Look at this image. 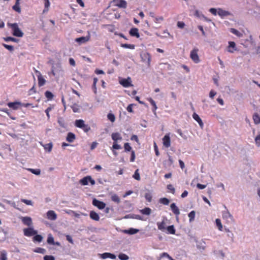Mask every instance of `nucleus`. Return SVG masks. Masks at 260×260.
<instances>
[{
  "mask_svg": "<svg viewBox=\"0 0 260 260\" xmlns=\"http://www.w3.org/2000/svg\"><path fill=\"white\" fill-rule=\"evenodd\" d=\"M43 240V237L40 235H35L33 237L34 242H41Z\"/></svg>",
  "mask_w": 260,
  "mask_h": 260,
  "instance_id": "nucleus-34",
  "label": "nucleus"
},
{
  "mask_svg": "<svg viewBox=\"0 0 260 260\" xmlns=\"http://www.w3.org/2000/svg\"><path fill=\"white\" fill-rule=\"evenodd\" d=\"M162 143L164 147L169 148L171 146V139L169 135H166L162 138Z\"/></svg>",
  "mask_w": 260,
  "mask_h": 260,
  "instance_id": "nucleus-9",
  "label": "nucleus"
},
{
  "mask_svg": "<svg viewBox=\"0 0 260 260\" xmlns=\"http://www.w3.org/2000/svg\"><path fill=\"white\" fill-rule=\"evenodd\" d=\"M148 101L150 102L151 105L153 106V112L155 114V111L157 109V107L156 105L155 101L151 98L148 99Z\"/></svg>",
  "mask_w": 260,
  "mask_h": 260,
  "instance_id": "nucleus-29",
  "label": "nucleus"
},
{
  "mask_svg": "<svg viewBox=\"0 0 260 260\" xmlns=\"http://www.w3.org/2000/svg\"><path fill=\"white\" fill-rule=\"evenodd\" d=\"M118 257L121 260H127L128 259V256L124 253H120L118 255Z\"/></svg>",
  "mask_w": 260,
  "mask_h": 260,
  "instance_id": "nucleus-47",
  "label": "nucleus"
},
{
  "mask_svg": "<svg viewBox=\"0 0 260 260\" xmlns=\"http://www.w3.org/2000/svg\"><path fill=\"white\" fill-rule=\"evenodd\" d=\"M43 147L46 151L50 152L52 150L53 145L52 143H49L43 145Z\"/></svg>",
  "mask_w": 260,
  "mask_h": 260,
  "instance_id": "nucleus-30",
  "label": "nucleus"
},
{
  "mask_svg": "<svg viewBox=\"0 0 260 260\" xmlns=\"http://www.w3.org/2000/svg\"><path fill=\"white\" fill-rule=\"evenodd\" d=\"M19 4H20L15 3L12 8L14 11L20 13L21 12V8L19 6Z\"/></svg>",
  "mask_w": 260,
  "mask_h": 260,
  "instance_id": "nucleus-46",
  "label": "nucleus"
},
{
  "mask_svg": "<svg viewBox=\"0 0 260 260\" xmlns=\"http://www.w3.org/2000/svg\"><path fill=\"white\" fill-rule=\"evenodd\" d=\"M20 218L21 219L22 222L24 225L27 226H30L32 225V219L30 217H21Z\"/></svg>",
  "mask_w": 260,
  "mask_h": 260,
  "instance_id": "nucleus-10",
  "label": "nucleus"
},
{
  "mask_svg": "<svg viewBox=\"0 0 260 260\" xmlns=\"http://www.w3.org/2000/svg\"><path fill=\"white\" fill-rule=\"evenodd\" d=\"M111 200L117 203H119L120 202L119 197L116 194H114L111 196Z\"/></svg>",
  "mask_w": 260,
  "mask_h": 260,
  "instance_id": "nucleus-39",
  "label": "nucleus"
},
{
  "mask_svg": "<svg viewBox=\"0 0 260 260\" xmlns=\"http://www.w3.org/2000/svg\"><path fill=\"white\" fill-rule=\"evenodd\" d=\"M89 216L90 217L94 220L99 221L100 220L99 215L94 211H91Z\"/></svg>",
  "mask_w": 260,
  "mask_h": 260,
  "instance_id": "nucleus-25",
  "label": "nucleus"
},
{
  "mask_svg": "<svg viewBox=\"0 0 260 260\" xmlns=\"http://www.w3.org/2000/svg\"><path fill=\"white\" fill-rule=\"evenodd\" d=\"M217 13H218V15L219 16H220L221 17H223L225 16H229V15H231V14L230 12H229L227 11L224 10L221 8L218 9Z\"/></svg>",
  "mask_w": 260,
  "mask_h": 260,
  "instance_id": "nucleus-15",
  "label": "nucleus"
},
{
  "mask_svg": "<svg viewBox=\"0 0 260 260\" xmlns=\"http://www.w3.org/2000/svg\"><path fill=\"white\" fill-rule=\"evenodd\" d=\"M164 257H167L169 260H175L166 252H163L160 254V258H162Z\"/></svg>",
  "mask_w": 260,
  "mask_h": 260,
  "instance_id": "nucleus-51",
  "label": "nucleus"
},
{
  "mask_svg": "<svg viewBox=\"0 0 260 260\" xmlns=\"http://www.w3.org/2000/svg\"><path fill=\"white\" fill-rule=\"evenodd\" d=\"M167 230L168 232L169 233L171 234H175V230L174 229V227L173 225H170L167 227Z\"/></svg>",
  "mask_w": 260,
  "mask_h": 260,
  "instance_id": "nucleus-42",
  "label": "nucleus"
},
{
  "mask_svg": "<svg viewBox=\"0 0 260 260\" xmlns=\"http://www.w3.org/2000/svg\"><path fill=\"white\" fill-rule=\"evenodd\" d=\"M92 204L98 207L99 209H103L106 206V204L103 202L100 201L95 199L92 201Z\"/></svg>",
  "mask_w": 260,
  "mask_h": 260,
  "instance_id": "nucleus-7",
  "label": "nucleus"
},
{
  "mask_svg": "<svg viewBox=\"0 0 260 260\" xmlns=\"http://www.w3.org/2000/svg\"><path fill=\"white\" fill-rule=\"evenodd\" d=\"M112 139L114 141V142H116L118 140H122V137L119 133H114L112 134L111 135Z\"/></svg>",
  "mask_w": 260,
  "mask_h": 260,
  "instance_id": "nucleus-22",
  "label": "nucleus"
},
{
  "mask_svg": "<svg viewBox=\"0 0 260 260\" xmlns=\"http://www.w3.org/2000/svg\"><path fill=\"white\" fill-rule=\"evenodd\" d=\"M21 105V103L19 102H10L8 103V107L13 110L18 109Z\"/></svg>",
  "mask_w": 260,
  "mask_h": 260,
  "instance_id": "nucleus-13",
  "label": "nucleus"
},
{
  "mask_svg": "<svg viewBox=\"0 0 260 260\" xmlns=\"http://www.w3.org/2000/svg\"><path fill=\"white\" fill-rule=\"evenodd\" d=\"M47 241L48 244H50L52 245H55V243L54 241V238L52 237L51 234H49L48 235Z\"/></svg>",
  "mask_w": 260,
  "mask_h": 260,
  "instance_id": "nucleus-40",
  "label": "nucleus"
},
{
  "mask_svg": "<svg viewBox=\"0 0 260 260\" xmlns=\"http://www.w3.org/2000/svg\"><path fill=\"white\" fill-rule=\"evenodd\" d=\"M136 180H140L141 179V178H140V174L139 173V169H137L135 172V173L133 175V176Z\"/></svg>",
  "mask_w": 260,
  "mask_h": 260,
  "instance_id": "nucleus-45",
  "label": "nucleus"
},
{
  "mask_svg": "<svg viewBox=\"0 0 260 260\" xmlns=\"http://www.w3.org/2000/svg\"><path fill=\"white\" fill-rule=\"evenodd\" d=\"M252 118H253L254 123L255 124H258L260 123V116L257 113H254L253 115Z\"/></svg>",
  "mask_w": 260,
  "mask_h": 260,
  "instance_id": "nucleus-27",
  "label": "nucleus"
},
{
  "mask_svg": "<svg viewBox=\"0 0 260 260\" xmlns=\"http://www.w3.org/2000/svg\"><path fill=\"white\" fill-rule=\"evenodd\" d=\"M143 61L145 62L148 66H150L151 62V55L148 52H144L141 54Z\"/></svg>",
  "mask_w": 260,
  "mask_h": 260,
  "instance_id": "nucleus-6",
  "label": "nucleus"
},
{
  "mask_svg": "<svg viewBox=\"0 0 260 260\" xmlns=\"http://www.w3.org/2000/svg\"><path fill=\"white\" fill-rule=\"evenodd\" d=\"M90 40V36H88L86 37H82L76 39V42L81 44L84 43Z\"/></svg>",
  "mask_w": 260,
  "mask_h": 260,
  "instance_id": "nucleus-17",
  "label": "nucleus"
},
{
  "mask_svg": "<svg viewBox=\"0 0 260 260\" xmlns=\"http://www.w3.org/2000/svg\"><path fill=\"white\" fill-rule=\"evenodd\" d=\"M0 260H7V252L4 250L1 251Z\"/></svg>",
  "mask_w": 260,
  "mask_h": 260,
  "instance_id": "nucleus-36",
  "label": "nucleus"
},
{
  "mask_svg": "<svg viewBox=\"0 0 260 260\" xmlns=\"http://www.w3.org/2000/svg\"><path fill=\"white\" fill-rule=\"evenodd\" d=\"M120 83L124 87L132 86L131 79L128 77L127 79H122L120 81Z\"/></svg>",
  "mask_w": 260,
  "mask_h": 260,
  "instance_id": "nucleus-8",
  "label": "nucleus"
},
{
  "mask_svg": "<svg viewBox=\"0 0 260 260\" xmlns=\"http://www.w3.org/2000/svg\"><path fill=\"white\" fill-rule=\"evenodd\" d=\"M255 141L256 144L259 146H260V135L257 136L255 138Z\"/></svg>",
  "mask_w": 260,
  "mask_h": 260,
  "instance_id": "nucleus-64",
  "label": "nucleus"
},
{
  "mask_svg": "<svg viewBox=\"0 0 260 260\" xmlns=\"http://www.w3.org/2000/svg\"><path fill=\"white\" fill-rule=\"evenodd\" d=\"M129 35L131 36L136 37L137 38L140 37L139 30L137 28H132L129 30Z\"/></svg>",
  "mask_w": 260,
  "mask_h": 260,
  "instance_id": "nucleus-18",
  "label": "nucleus"
},
{
  "mask_svg": "<svg viewBox=\"0 0 260 260\" xmlns=\"http://www.w3.org/2000/svg\"><path fill=\"white\" fill-rule=\"evenodd\" d=\"M21 201L27 205H32V202L30 200L22 199Z\"/></svg>",
  "mask_w": 260,
  "mask_h": 260,
  "instance_id": "nucleus-59",
  "label": "nucleus"
},
{
  "mask_svg": "<svg viewBox=\"0 0 260 260\" xmlns=\"http://www.w3.org/2000/svg\"><path fill=\"white\" fill-rule=\"evenodd\" d=\"M44 260H55V258L52 255H45L44 257Z\"/></svg>",
  "mask_w": 260,
  "mask_h": 260,
  "instance_id": "nucleus-63",
  "label": "nucleus"
},
{
  "mask_svg": "<svg viewBox=\"0 0 260 260\" xmlns=\"http://www.w3.org/2000/svg\"><path fill=\"white\" fill-rule=\"evenodd\" d=\"M112 148L114 149H117V150H118V149H120L121 148L120 145H118L116 142H113Z\"/></svg>",
  "mask_w": 260,
  "mask_h": 260,
  "instance_id": "nucleus-62",
  "label": "nucleus"
},
{
  "mask_svg": "<svg viewBox=\"0 0 260 260\" xmlns=\"http://www.w3.org/2000/svg\"><path fill=\"white\" fill-rule=\"evenodd\" d=\"M3 45L6 49L10 51H13L14 50V47L12 45H7L6 44H3Z\"/></svg>",
  "mask_w": 260,
  "mask_h": 260,
  "instance_id": "nucleus-56",
  "label": "nucleus"
},
{
  "mask_svg": "<svg viewBox=\"0 0 260 260\" xmlns=\"http://www.w3.org/2000/svg\"><path fill=\"white\" fill-rule=\"evenodd\" d=\"M75 139H76L75 135L73 133L70 132L67 135V137L66 138V140L69 142L72 143V142H74V141L75 140Z\"/></svg>",
  "mask_w": 260,
  "mask_h": 260,
  "instance_id": "nucleus-21",
  "label": "nucleus"
},
{
  "mask_svg": "<svg viewBox=\"0 0 260 260\" xmlns=\"http://www.w3.org/2000/svg\"><path fill=\"white\" fill-rule=\"evenodd\" d=\"M80 183L82 185H87L88 184V182H90L91 185H93L95 184V181L91 178L90 176H87L82 179L80 181Z\"/></svg>",
  "mask_w": 260,
  "mask_h": 260,
  "instance_id": "nucleus-4",
  "label": "nucleus"
},
{
  "mask_svg": "<svg viewBox=\"0 0 260 260\" xmlns=\"http://www.w3.org/2000/svg\"><path fill=\"white\" fill-rule=\"evenodd\" d=\"M159 202L163 205H168L170 203V200L166 198H162L159 199Z\"/></svg>",
  "mask_w": 260,
  "mask_h": 260,
  "instance_id": "nucleus-33",
  "label": "nucleus"
},
{
  "mask_svg": "<svg viewBox=\"0 0 260 260\" xmlns=\"http://www.w3.org/2000/svg\"><path fill=\"white\" fill-rule=\"evenodd\" d=\"M38 85L39 87H41L43 86L45 83L46 80L42 76V75L39 73V74L38 75Z\"/></svg>",
  "mask_w": 260,
  "mask_h": 260,
  "instance_id": "nucleus-20",
  "label": "nucleus"
},
{
  "mask_svg": "<svg viewBox=\"0 0 260 260\" xmlns=\"http://www.w3.org/2000/svg\"><path fill=\"white\" fill-rule=\"evenodd\" d=\"M195 215H196V212L194 211H191L188 214L189 222H192V221H193L194 220Z\"/></svg>",
  "mask_w": 260,
  "mask_h": 260,
  "instance_id": "nucleus-37",
  "label": "nucleus"
},
{
  "mask_svg": "<svg viewBox=\"0 0 260 260\" xmlns=\"http://www.w3.org/2000/svg\"><path fill=\"white\" fill-rule=\"evenodd\" d=\"M192 117L197 122H198V123L200 125V127L201 128H203L204 126V123H203L202 119L199 116V115L197 114L196 113H193L192 114Z\"/></svg>",
  "mask_w": 260,
  "mask_h": 260,
  "instance_id": "nucleus-14",
  "label": "nucleus"
},
{
  "mask_svg": "<svg viewBox=\"0 0 260 260\" xmlns=\"http://www.w3.org/2000/svg\"><path fill=\"white\" fill-rule=\"evenodd\" d=\"M100 257L103 259H106L108 258H110L111 259H115L116 255L114 254L109 253V252H105L103 254H100Z\"/></svg>",
  "mask_w": 260,
  "mask_h": 260,
  "instance_id": "nucleus-12",
  "label": "nucleus"
},
{
  "mask_svg": "<svg viewBox=\"0 0 260 260\" xmlns=\"http://www.w3.org/2000/svg\"><path fill=\"white\" fill-rule=\"evenodd\" d=\"M198 51L199 49L195 48L190 52V58L196 63H198L200 61V59L198 54Z\"/></svg>",
  "mask_w": 260,
  "mask_h": 260,
  "instance_id": "nucleus-3",
  "label": "nucleus"
},
{
  "mask_svg": "<svg viewBox=\"0 0 260 260\" xmlns=\"http://www.w3.org/2000/svg\"><path fill=\"white\" fill-rule=\"evenodd\" d=\"M121 47L124 48H128L130 49H134L135 46L133 44H121Z\"/></svg>",
  "mask_w": 260,
  "mask_h": 260,
  "instance_id": "nucleus-38",
  "label": "nucleus"
},
{
  "mask_svg": "<svg viewBox=\"0 0 260 260\" xmlns=\"http://www.w3.org/2000/svg\"><path fill=\"white\" fill-rule=\"evenodd\" d=\"M215 222L218 229L219 231H222L223 227L220 219L218 218L216 219L215 220Z\"/></svg>",
  "mask_w": 260,
  "mask_h": 260,
  "instance_id": "nucleus-35",
  "label": "nucleus"
},
{
  "mask_svg": "<svg viewBox=\"0 0 260 260\" xmlns=\"http://www.w3.org/2000/svg\"><path fill=\"white\" fill-rule=\"evenodd\" d=\"M157 227L158 230L164 231L166 229V224L165 221H162L161 222H158L157 223Z\"/></svg>",
  "mask_w": 260,
  "mask_h": 260,
  "instance_id": "nucleus-26",
  "label": "nucleus"
},
{
  "mask_svg": "<svg viewBox=\"0 0 260 260\" xmlns=\"http://www.w3.org/2000/svg\"><path fill=\"white\" fill-rule=\"evenodd\" d=\"M138 232L139 230L134 228H130L128 230H125L123 231L124 233L127 234L129 235H134L137 233Z\"/></svg>",
  "mask_w": 260,
  "mask_h": 260,
  "instance_id": "nucleus-24",
  "label": "nucleus"
},
{
  "mask_svg": "<svg viewBox=\"0 0 260 260\" xmlns=\"http://www.w3.org/2000/svg\"><path fill=\"white\" fill-rule=\"evenodd\" d=\"M23 234L26 237H31L37 234V231L33 228H28L23 229Z\"/></svg>",
  "mask_w": 260,
  "mask_h": 260,
  "instance_id": "nucleus-5",
  "label": "nucleus"
},
{
  "mask_svg": "<svg viewBox=\"0 0 260 260\" xmlns=\"http://www.w3.org/2000/svg\"><path fill=\"white\" fill-rule=\"evenodd\" d=\"M34 251L35 252L44 254L45 253L46 250L45 249H44L43 248L38 247V248H36L35 250H34Z\"/></svg>",
  "mask_w": 260,
  "mask_h": 260,
  "instance_id": "nucleus-52",
  "label": "nucleus"
},
{
  "mask_svg": "<svg viewBox=\"0 0 260 260\" xmlns=\"http://www.w3.org/2000/svg\"><path fill=\"white\" fill-rule=\"evenodd\" d=\"M135 105L134 104H129L126 108V110L127 111L129 112V113H133V107L134 106H135Z\"/></svg>",
  "mask_w": 260,
  "mask_h": 260,
  "instance_id": "nucleus-61",
  "label": "nucleus"
},
{
  "mask_svg": "<svg viewBox=\"0 0 260 260\" xmlns=\"http://www.w3.org/2000/svg\"><path fill=\"white\" fill-rule=\"evenodd\" d=\"M4 40L6 42L12 41L14 42H17L18 41V40L17 39L11 37L4 38Z\"/></svg>",
  "mask_w": 260,
  "mask_h": 260,
  "instance_id": "nucleus-44",
  "label": "nucleus"
},
{
  "mask_svg": "<svg viewBox=\"0 0 260 260\" xmlns=\"http://www.w3.org/2000/svg\"><path fill=\"white\" fill-rule=\"evenodd\" d=\"M107 117L108 119L112 122H114L115 120V117L112 113H109L107 115Z\"/></svg>",
  "mask_w": 260,
  "mask_h": 260,
  "instance_id": "nucleus-48",
  "label": "nucleus"
},
{
  "mask_svg": "<svg viewBox=\"0 0 260 260\" xmlns=\"http://www.w3.org/2000/svg\"><path fill=\"white\" fill-rule=\"evenodd\" d=\"M53 109V106H50L45 110V113L47 116L48 119L50 118L49 112Z\"/></svg>",
  "mask_w": 260,
  "mask_h": 260,
  "instance_id": "nucleus-50",
  "label": "nucleus"
},
{
  "mask_svg": "<svg viewBox=\"0 0 260 260\" xmlns=\"http://www.w3.org/2000/svg\"><path fill=\"white\" fill-rule=\"evenodd\" d=\"M71 108L73 110V111L74 112V113H77V112H79V110H80V108H79V105H78L77 104H73L72 106H71Z\"/></svg>",
  "mask_w": 260,
  "mask_h": 260,
  "instance_id": "nucleus-41",
  "label": "nucleus"
},
{
  "mask_svg": "<svg viewBox=\"0 0 260 260\" xmlns=\"http://www.w3.org/2000/svg\"><path fill=\"white\" fill-rule=\"evenodd\" d=\"M47 217L51 220H55L57 218V215L53 210H49L47 212Z\"/></svg>",
  "mask_w": 260,
  "mask_h": 260,
  "instance_id": "nucleus-11",
  "label": "nucleus"
},
{
  "mask_svg": "<svg viewBox=\"0 0 260 260\" xmlns=\"http://www.w3.org/2000/svg\"><path fill=\"white\" fill-rule=\"evenodd\" d=\"M124 148L125 151H131L132 150V147L128 143H126L124 144Z\"/></svg>",
  "mask_w": 260,
  "mask_h": 260,
  "instance_id": "nucleus-55",
  "label": "nucleus"
},
{
  "mask_svg": "<svg viewBox=\"0 0 260 260\" xmlns=\"http://www.w3.org/2000/svg\"><path fill=\"white\" fill-rule=\"evenodd\" d=\"M45 95L49 100H51L53 98V94L49 91H46L45 92Z\"/></svg>",
  "mask_w": 260,
  "mask_h": 260,
  "instance_id": "nucleus-43",
  "label": "nucleus"
},
{
  "mask_svg": "<svg viewBox=\"0 0 260 260\" xmlns=\"http://www.w3.org/2000/svg\"><path fill=\"white\" fill-rule=\"evenodd\" d=\"M98 81V80L97 78H93V85H92V88H93L95 93L96 92V84Z\"/></svg>",
  "mask_w": 260,
  "mask_h": 260,
  "instance_id": "nucleus-54",
  "label": "nucleus"
},
{
  "mask_svg": "<svg viewBox=\"0 0 260 260\" xmlns=\"http://www.w3.org/2000/svg\"><path fill=\"white\" fill-rule=\"evenodd\" d=\"M75 125L78 128H82L84 132H88L90 130V126L85 124L84 121L82 119L76 120L75 122Z\"/></svg>",
  "mask_w": 260,
  "mask_h": 260,
  "instance_id": "nucleus-2",
  "label": "nucleus"
},
{
  "mask_svg": "<svg viewBox=\"0 0 260 260\" xmlns=\"http://www.w3.org/2000/svg\"><path fill=\"white\" fill-rule=\"evenodd\" d=\"M117 4L116 6L119 8H126L127 6V3L124 0H116Z\"/></svg>",
  "mask_w": 260,
  "mask_h": 260,
  "instance_id": "nucleus-16",
  "label": "nucleus"
},
{
  "mask_svg": "<svg viewBox=\"0 0 260 260\" xmlns=\"http://www.w3.org/2000/svg\"><path fill=\"white\" fill-rule=\"evenodd\" d=\"M57 122L61 127H66V122L63 117H59L57 119Z\"/></svg>",
  "mask_w": 260,
  "mask_h": 260,
  "instance_id": "nucleus-28",
  "label": "nucleus"
},
{
  "mask_svg": "<svg viewBox=\"0 0 260 260\" xmlns=\"http://www.w3.org/2000/svg\"><path fill=\"white\" fill-rule=\"evenodd\" d=\"M8 25L10 26L12 29L13 35L14 36L18 37H22L23 36V33L19 29L18 25L16 23H8Z\"/></svg>",
  "mask_w": 260,
  "mask_h": 260,
  "instance_id": "nucleus-1",
  "label": "nucleus"
},
{
  "mask_svg": "<svg viewBox=\"0 0 260 260\" xmlns=\"http://www.w3.org/2000/svg\"><path fill=\"white\" fill-rule=\"evenodd\" d=\"M28 170L32 173L37 175H40L41 173V171L40 169H29Z\"/></svg>",
  "mask_w": 260,
  "mask_h": 260,
  "instance_id": "nucleus-49",
  "label": "nucleus"
},
{
  "mask_svg": "<svg viewBox=\"0 0 260 260\" xmlns=\"http://www.w3.org/2000/svg\"><path fill=\"white\" fill-rule=\"evenodd\" d=\"M154 19V22L156 23H160L164 20V18L162 16L155 17Z\"/></svg>",
  "mask_w": 260,
  "mask_h": 260,
  "instance_id": "nucleus-53",
  "label": "nucleus"
},
{
  "mask_svg": "<svg viewBox=\"0 0 260 260\" xmlns=\"http://www.w3.org/2000/svg\"><path fill=\"white\" fill-rule=\"evenodd\" d=\"M44 6H45V10H44V11H47L48 10V8L50 6V2H49V0H45Z\"/></svg>",
  "mask_w": 260,
  "mask_h": 260,
  "instance_id": "nucleus-60",
  "label": "nucleus"
},
{
  "mask_svg": "<svg viewBox=\"0 0 260 260\" xmlns=\"http://www.w3.org/2000/svg\"><path fill=\"white\" fill-rule=\"evenodd\" d=\"M151 209L148 207H146L141 210V213L144 215H149L151 214Z\"/></svg>",
  "mask_w": 260,
  "mask_h": 260,
  "instance_id": "nucleus-31",
  "label": "nucleus"
},
{
  "mask_svg": "<svg viewBox=\"0 0 260 260\" xmlns=\"http://www.w3.org/2000/svg\"><path fill=\"white\" fill-rule=\"evenodd\" d=\"M145 198L146 200L149 202H150L152 200V196L150 193H145Z\"/></svg>",
  "mask_w": 260,
  "mask_h": 260,
  "instance_id": "nucleus-58",
  "label": "nucleus"
},
{
  "mask_svg": "<svg viewBox=\"0 0 260 260\" xmlns=\"http://www.w3.org/2000/svg\"><path fill=\"white\" fill-rule=\"evenodd\" d=\"M230 32L232 34L235 35L237 37H241L242 36V34L239 32L238 30L235 28H230Z\"/></svg>",
  "mask_w": 260,
  "mask_h": 260,
  "instance_id": "nucleus-32",
  "label": "nucleus"
},
{
  "mask_svg": "<svg viewBox=\"0 0 260 260\" xmlns=\"http://www.w3.org/2000/svg\"><path fill=\"white\" fill-rule=\"evenodd\" d=\"M229 45L228 47V52L233 53L234 50H236V44L234 42H229Z\"/></svg>",
  "mask_w": 260,
  "mask_h": 260,
  "instance_id": "nucleus-23",
  "label": "nucleus"
},
{
  "mask_svg": "<svg viewBox=\"0 0 260 260\" xmlns=\"http://www.w3.org/2000/svg\"><path fill=\"white\" fill-rule=\"evenodd\" d=\"M171 209L173 213L178 216L180 214V211L178 208L177 207L175 203H172L170 206Z\"/></svg>",
  "mask_w": 260,
  "mask_h": 260,
  "instance_id": "nucleus-19",
  "label": "nucleus"
},
{
  "mask_svg": "<svg viewBox=\"0 0 260 260\" xmlns=\"http://www.w3.org/2000/svg\"><path fill=\"white\" fill-rule=\"evenodd\" d=\"M167 188L168 190H170V191L173 193L174 194L175 192V189L174 186L172 184H168L167 186Z\"/></svg>",
  "mask_w": 260,
  "mask_h": 260,
  "instance_id": "nucleus-57",
  "label": "nucleus"
}]
</instances>
